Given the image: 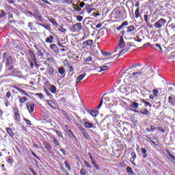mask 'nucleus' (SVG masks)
<instances>
[{
    "label": "nucleus",
    "mask_w": 175,
    "mask_h": 175,
    "mask_svg": "<svg viewBox=\"0 0 175 175\" xmlns=\"http://www.w3.org/2000/svg\"><path fill=\"white\" fill-rule=\"evenodd\" d=\"M27 100H28V98H27V96H23V97L19 96L20 103H25V102H27Z\"/></svg>",
    "instance_id": "obj_13"
},
{
    "label": "nucleus",
    "mask_w": 175,
    "mask_h": 175,
    "mask_svg": "<svg viewBox=\"0 0 175 175\" xmlns=\"http://www.w3.org/2000/svg\"><path fill=\"white\" fill-rule=\"evenodd\" d=\"M87 173V171L84 169H81V171H80V174L81 175H85Z\"/></svg>",
    "instance_id": "obj_37"
},
{
    "label": "nucleus",
    "mask_w": 175,
    "mask_h": 175,
    "mask_svg": "<svg viewBox=\"0 0 175 175\" xmlns=\"http://www.w3.org/2000/svg\"><path fill=\"white\" fill-rule=\"evenodd\" d=\"M124 28V26H122V25H121L120 26H119L118 27H117V30L118 31H121V29Z\"/></svg>",
    "instance_id": "obj_62"
},
{
    "label": "nucleus",
    "mask_w": 175,
    "mask_h": 175,
    "mask_svg": "<svg viewBox=\"0 0 175 175\" xmlns=\"http://www.w3.org/2000/svg\"><path fill=\"white\" fill-rule=\"evenodd\" d=\"M168 103H170L172 106H175V96L172 95L168 98Z\"/></svg>",
    "instance_id": "obj_6"
},
{
    "label": "nucleus",
    "mask_w": 175,
    "mask_h": 175,
    "mask_svg": "<svg viewBox=\"0 0 175 175\" xmlns=\"http://www.w3.org/2000/svg\"><path fill=\"white\" fill-rule=\"evenodd\" d=\"M85 128H93L94 124H92L90 122H85Z\"/></svg>",
    "instance_id": "obj_20"
},
{
    "label": "nucleus",
    "mask_w": 175,
    "mask_h": 175,
    "mask_svg": "<svg viewBox=\"0 0 175 175\" xmlns=\"http://www.w3.org/2000/svg\"><path fill=\"white\" fill-rule=\"evenodd\" d=\"M53 40H54V37H53L52 36H50L49 38H47L46 39V42L47 43H53Z\"/></svg>",
    "instance_id": "obj_23"
},
{
    "label": "nucleus",
    "mask_w": 175,
    "mask_h": 175,
    "mask_svg": "<svg viewBox=\"0 0 175 175\" xmlns=\"http://www.w3.org/2000/svg\"><path fill=\"white\" fill-rule=\"evenodd\" d=\"M8 134L11 137H13L14 136V133H13V131H12V129L7 128L6 129Z\"/></svg>",
    "instance_id": "obj_19"
},
{
    "label": "nucleus",
    "mask_w": 175,
    "mask_h": 175,
    "mask_svg": "<svg viewBox=\"0 0 175 175\" xmlns=\"http://www.w3.org/2000/svg\"><path fill=\"white\" fill-rule=\"evenodd\" d=\"M102 27V23H98L96 26V28H100Z\"/></svg>",
    "instance_id": "obj_64"
},
{
    "label": "nucleus",
    "mask_w": 175,
    "mask_h": 175,
    "mask_svg": "<svg viewBox=\"0 0 175 175\" xmlns=\"http://www.w3.org/2000/svg\"><path fill=\"white\" fill-rule=\"evenodd\" d=\"M129 51V49L126 48L123 50H122L119 54H118V57H121L122 55H124V54H125V53L128 52Z\"/></svg>",
    "instance_id": "obj_16"
},
{
    "label": "nucleus",
    "mask_w": 175,
    "mask_h": 175,
    "mask_svg": "<svg viewBox=\"0 0 175 175\" xmlns=\"http://www.w3.org/2000/svg\"><path fill=\"white\" fill-rule=\"evenodd\" d=\"M28 27L29 28H30L31 29H32V27H33V23L29 22V24H28Z\"/></svg>",
    "instance_id": "obj_58"
},
{
    "label": "nucleus",
    "mask_w": 175,
    "mask_h": 175,
    "mask_svg": "<svg viewBox=\"0 0 175 175\" xmlns=\"http://www.w3.org/2000/svg\"><path fill=\"white\" fill-rule=\"evenodd\" d=\"M125 47V42L124 41V38L122 37L120 38L118 49H124Z\"/></svg>",
    "instance_id": "obj_7"
},
{
    "label": "nucleus",
    "mask_w": 175,
    "mask_h": 175,
    "mask_svg": "<svg viewBox=\"0 0 175 175\" xmlns=\"http://www.w3.org/2000/svg\"><path fill=\"white\" fill-rule=\"evenodd\" d=\"M6 64H6L7 66H10L11 64H13V57H9L8 58V59H7Z\"/></svg>",
    "instance_id": "obj_14"
},
{
    "label": "nucleus",
    "mask_w": 175,
    "mask_h": 175,
    "mask_svg": "<svg viewBox=\"0 0 175 175\" xmlns=\"http://www.w3.org/2000/svg\"><path fill=\"white\" fill-rule=\"evenodd\" d=\"M21 94H23V95H26V96H29V94H28V93H27V92H25L24 90H21L20 91Z\"/></svg>",
    "instance_id": "obj_34"
},
{
    "label": "nucleus",
    "mask_w": 175,
    "mask_h": 175,
    "mask_svg": "<svg viewBox=\"0 0 175 175\" xmlns=\"http://www.w3.org/2000/svg\"><path fill=\"white\" fill-rule=\"evenodd\" d=\"M51 140L52 143H53V144H55V146H59V142H58V140H57L55 137H51Z\"/></svg>",
    "instance_id": "obj_17"
},
{
    "label": "nucleus",
    "mask_w": 175,
    "mask_h": 175,
    "mask_svg": "<svg viewBox=\"0 0 175 175\" xmlns=\"http://www.w3.org/2000/svg\"><path fill=\"white\" fill-rule=\"evenodd\" d=\"M56 132V134L57 135V136L59 137H62V134H61V133L59 131H55Z\"/></svg>",
    "instance_id": "obj_50"
},
{
    "label": "nucleus",
    "mask_w": 175,
    "mask_h": 175,
    "mask_svg": "<svg viewBox=\"0 0 175 175\" xmlns=\"http://www.w3.org/2000/svg\"><path fill=\"white\" fill-rule=\"evenodd\" d=\"M88 155H89V157H90V158L91 162H92V161H94V159L92 158V154L91 153H88Z\"/></svg>",
    "instance_id": "obj_56"
},
{
    "label": "nucleus",
    "mask_w": 175,
    "mask_h": 175,
    "mask_svg": "<svg viewBox=\"0 0 175 175\" xmlns=\"http://www.w3.org/2000/svg\"><path fill=\"white\" fill-rule=\"evenodd\" d=\"M51 50H56L57 49V45L55 44H52L50 45Z\"/></svg>",
    "instance_id": "obj_32"
},
{
    "label": "nucleus",
    "mask_w": 175,
    "mask_h": 175,
    "mask_svg": "<svg viewBox=\"0 0 175 175\" xmlns=\"http://www.w3.org/2000/svg\"><path fill=\"white\" fill-rule=\"evenodd\" d=\"M135 31L134 26H129L127 32H133Z\"/></svg>",
    "instance_id": "obj_28"
},
{
    "label": "nucleus",
    "mask_w": 175,
    "mask_h": 175,
    "mask_svg": "<svg viewBox=\"0 0 175 175\" xmlns=\"http://www.w3.org/2000/svg\"><path fill=\"white\" fill-rule=\"evenodd\" d=\"M143 103L145 105V106H149V107H152V105L144 100H143Z\"/></svg>",
    "instance_id": "obj_30"
},
{
    "label": "nucleus",
    "mask_w": 175,
    "mask_h": 175,
    "mask_svg": "<svg viewBox=\"0 0 175 175\" xmlns=\"http://www.w3.org/2000/svg\"><path fill=\"white\" fill-rule=\"evenodd\" d=\"M167 21L165 19L161 18L157 22L154 23L155 28H158L159 29L162 28V27H165V25L166 24Z\"/></svg>",
    "instance_id": "obj_1"
},
{
    "label": "nucleus",
    "mask_w": 175,
    "mask_h": 175,
    "mask_svg": "<svg viewBox=\"0 0 175 175\" xmlns=\"http://www.w3.org/2000/svg\"><path fill=\"white\" fill-rule=\"evenodd\" d=\"M6 96L9 99V98H10V96H12V93H10V92H8L6 93Z\"/></svg>",
    "instance_id": "obj_46"
},
{
    "label": "nucleus",
    "mask_w": 175,
    "mask_h": 175,
    "mask_svg": "<svg viewBox=\"0 0 175 175\" xmlns=\"http://www.w3.org/2000/svg\"><path fill=\"white\" fill-rule=\"evenodd\" d=\"M144 20L146 21V23H148V16L145 14L144 15Z\"/></svg>",
    "instance_id": "obj_49"
},
{
    "label": "nucleus",
    "mask_w": 175,
    "mask_h": 175,
    "mask_svg": "<svg viewBox=\"0 0 175 175\" xmlns=\"http://www.w3.org/2000/svg\"><path fill=\"white\" fill-rule=\"evenodd\" d=\"M154 129H155V128H154V126H151L149 132H154Z\"/></svg>",
    "instance_id": "obj_63"
},
{
    "label": "nucleus",
    "mask_w": 175,
    "mask_h": 175,
    "mask_svg": "<svg viewBox=\"0 0 175 175\" xmlns=\"http://www.w3.org/2000/svg\"><path fill=\"white\" fill-rule=\"evenodd\" d=\"M152 49H154V50H157V51H163L162 50V47L161 46V45L159 44H155L152 45Z\"/></svg>",
    "instance_id": "obj_9"
},
{
    "label": "nucleus",
    "mask_w": 175,
    "mask_h": 175,
    "mask_svg": "<svg viewBox=\"0 0 175 175\" xmlns=\"http://www.w3.org/2000/svg\"><path fill=\"white\" fill-rule=\"evenodd\" d=\"M42 25V27H44V28H45V29H47L48 31L51 30V27H50L48 24Z\"/></svg>",
    "instance_id": "obj_29"
},
{
    "label": "nucleus",
    "mask_w": 175,
    "mask_h": 175,
    "mask_svg": "<svg viewBox=\"0 0 175 175\" xmlns=\"http://www.w3.org/2000/svg\"><path fill=\"white\" fill-rule=\"evenodd\" d=\"M153 95H154V96H158V90H153Z\"/></svg>",
    "instance_id": "obj_53"
},
{
    "label": "nucleus",
    "mask_w": 175,
    "mask_h": 175,
    "mask_svg": "<svg viewBox=\"0 0 175 175\" xmlns=\"http://www.w3.org/2000/svg\"><path fill=\"white\" fill-rule=\"evenodd\" d=\"M25 121L26 124H27V125H32L31 124V120L25 119Z\"/></svg>",
    "instance_id": "obj_45"
},
{
    "label": "nucleus",
    "mask_w": 175,
    "mask_h": 175,
    "mask_svg": "<svg viewBox=\"0 0 175 175\" xmlns=\"http://www.w3.org/2000/svg\"><path fill=\"white\" fill-rule=\"evenodd\" d=\"M84 164L85 165L86 167H91V164H90V163H88V161H84Z\"/></svg>",
    "instance_id": "obj_41"
},
{
    "label": "nucleus",
    "mask_w": 175,
    "mask_h": 175,
    "mask_svg": "<svg viewBox=\"0 0 175 175\" xmlns=\"http://www.w3.org/2000/svg\"><path fill=\"white\" fill-rule=\"evenodd\" d=\"M174 57H175V52H173V53L171 54L170 57L172 58V59H174Z\"/></svg>",
    "instance_id": "obj_61"
},
{
    "label": "nucleus",
    "mask_w": 175,
    "mask_h": 175,
    "mask_svg": "<svg viewBox=\"0 0 175 175\" xmlns=\"http://www.w3.org/2000/svg\"><path fill=\"white\" fill-rule=\"evenodd\" d=\"M139 8H137L135 12V18H139V17H140V12H139Z\"/></svg>",
    "instance_id": "obj_22"
},
{
    "label": "nucleus",
    "mask_w": 175,
    "mask_h": 175,
    "mask_svg": "<svg viewBox=\"0 0 175 175\" xmlns=\"http://www.w3.org/2000/svg\"><path fill=\"white\" fill-rule=\"evenodd\" d=\"M64 165L68 170H70V165L68 164V161H65Z\"/></svg>",
    "instance_id": "obj_38"
},
{
    "label": "nucleus",
    "mask_w": 175,
    "mask_h": 175,
    "mask_svg": "<svg viewBox=\"0 0 175 175\" xmlns=\"http://www.w3.org/2000/svg\"><path fill=\"white\" fill-rule=\"evenodd\" d=\"M87 62H91V61H92V57H88L86 59Z\"/></svg>",
    "instance_id": "obj_52"
},
{
    "label": "nucleus",
    "mask_w": 175,
    "mask_h": 175,
    "mask_svg": "<svg viewBox=\"0 0 175 175\" xmlns=\"http://www.w3.org/2000/svg\"><path fill=\"white\" fill-rule=\"evenodd\" d=\"M102 105H103V98H101V100L100 101V104L97 107V109H100L102 107Z\"/></svg>",
    "instance_id": "obj_40"
},
{
    "label": "nucleus",
    "mask_w": 175,
    "mask_h": 175,
    "mask_svg": "<svg viewBox=\"0 0 175 175\" xmlns=\"http://www.w3.org/2000/svg\"><path fill=\"white\" fill-rule=\"evenodd\" d=\"M128 25V21H124L122 23V27H126Z\"/></svg>",
    "instance_id": "obj_47"
},
{
    "label": "nucleus",
    "mask_w": 175,
    "mask_h": 175,
    "mask_svg": "<svg viewBox=\"0 0 175 175\" xmlns=\"http://www.w3.org/2000/svg\"><path fill=\"white\" fill-rule=\"evenodd\" d=\"M139 108V103H137L136 101H131L129 105V109L131 110V111H135L137 109Z\"/></svg>",
    "instance_id": "obj_2"
},
{
    "label": "nucleus",
    "mask_w": 175,
    "mask_h": 175,
    "mask_svg": "<svg viewBox=\"0 0 175 175\" xmlns=\"http://www.w3.org/2000/svg\"><path fill=\"white\" fill-rule=\"evenodd\" d=\"M90 114L93 117H96V116H98V114H99V112L96 110H93L90 112Z\"/></svg>",
    "instance_id": "obj_24"
},
{
    "label": "nucleus",
    "mask_w": 175,
    "mask_h": 175,
    "mask_svg": "<svg viewBox=\"0 0 175 175\" xmlns=\"http://www.w3.org/2000/svg\"><path fill=\"white\" fill-rule=\"evenodd\" d=\"M105 70H107V66H103L100 67L99 72H105Z\"/></svg>",
    "instance_id": "obj_31"
},
{
    "label": "nucleus",
    "mask_w": 175,
    "mask_h": 175,
    "mask_svg": "<svg viewBox=\"0 0 175 175\" xmlns=\"http://www.w3.org/2000/svg\"><path fill=\"white\" fill-rule=\"evenodd\" d=\"M93 44H94V40H88L83 42L84 46H92Z\"/></svg>",
    "instance_id": "obj_10"
},
{
    "label": "nucleus",
    "mask_w": 175,
    "mask_h": 175,
    "mask_svg": "<svg viewBox=\"0 0 175 175\" xmlns=\"http://www.w3.org/2000/svg\"><path fill=\"white\" fill-rule=\"evenodd\" d=\"M30 55L32 58V59H35L36 57H35V53H30Z\"/></svg>",
    "instance_id": "obj_54"
},
{
    "label": "nucleus",
    "mask_w": 175,
    "mask_h": 175,
    "mask_svg": "<svg viewBox=\"0 0 175 175\" xmlns=\"http://www.w3.org/2000/svg\"><path fill=\"white\" fill-rule=\"evenodd\" d=\"M141 151L142 152V154H147V150L144 149V148H142Z\"/></svg>",
    "instance_id": "obj_51"
},
{
    "label": "nucleus",
    "mask_w": 175,
    "mask_h": 175,
    "mask_svg": "<svg viewBox=\"0 0 175 175\" xmlns=\"http://www.w3.org/2000/svg\"><path fill=\"white\" fill-rule=\"evenodd\" d=\"M36 95H38V96H39V98H40V99H42V98H43V94L42 93H37Z\"/></svg>",
    "instance_id": "obj_55"
},
{
    "label": "nucleus",
    "mask_w": 175,
    "mask_h": 175,
    "mask_svg": "<svg viewBox=\"0 0 175 175\" xmlns=\"http://www.w3.org/2000/svg\"><path fill=\"white\" fill-rule=\"evenodd\" d=\"M67 133H70V135H71V136L74 137V139H76V135H75V134H73V133L70 130L67 129Z\"/></svg>",
    "instance_id": "obj_33"
},
{
    "label": "nucleus",
    "mask_w": 175,
    "mask_h": 175,
    "mask_svg": "<svg viewBox=\"0 0 175 175\" xmlns=\"http://www.w3.org/2000/svg\"><path fill=\"white\" fill-rule=\"evenodd\" d=\"M46 103L49 105V106H50L52 109H55V103H54V102H53V100H46Z\"/></svg>",
    "instance_id": "obj_12"
},
{
    "label": "nucleus",
    "mask_w": 175,
    "mask_h": 175,
    "mask_svg": "<svg viewBox=\"0 0 175 175\" xmlns=\"http://www.w3.org/2000/svg\"><path fill=\"white\" fill-rule=\"evenodd\" d=\"M7 162H8V163H13V159H8Z\"/></svg>",
    "instance_id": "obj_59"
},
{
    "label": "nucleus",
    "mask_w": 175,
    "mask_h": 175,
    "mask_svg": "<svg viewBox=\"0 0 175 175\" xmlns=\"http://www.w3.org/2000/svg\"><path fill=\"white\" fill-rule=\"evenodd\" d=\"M83 28V26L81 25V23H77L74 25L73 26V31L74 32H80L81 31V29Z\"/></svg>",
    "instance_id": "obj_3"
},
{
    "label": "nucleus",
    "mask_w": 175,
    "mask_h": 175,
    "mask_svg": "<svg viewBox=\"0 0 175 175\" xmlns=\"http://www.w3.org/2000/svg\"><path fill=\"white\" fill-rule=\"evenodd\" d=\"M85 76H87V74H82L81 75H79V77H77V83H80L81 81V80H83V79H84V77H85Z\"/></svg>",
    "instance_id": "obj_11"
},
{
    "label": "nucleus",
    "mask_w": 175,
    "mask_h": 175,
    "mask_svg": "<svg viewBox=\"0 0 175 175\" xmlns=\"http://www.w3.org/2000/svg\"><path fill=\"white\" fill-rule=\"evenodd\" d=\"M59 31H60V32H66V29H64V28L62 27H60L59 28Z\"/></svg>",
    "instance_id": "obj_43"
},
{
    "label": "nucleus",
    "mask_w": 175,
    "mask_h": 175,
    "mask_svg": "<svg viewBox=\"0 0 175 175\" xmlns=\"http://www.w3.org/2000/svg\"><path fill=\"white\" fill-rule=\"evenodd\" d=\"M103 55H106L107 57H110L111 55V53L110 52H103Z\"/></svg>",
    "instance_id": "obj_39"
},
{
    "label": "nucleus",
    "mask_w": 175,
    "mask_h": 175,
    "mask_svg": "<svg viewBox=\"0 0 175 175\" xmlns=\"http://www.w3.org/2000/svg\"><path fill=\"white\" fill-rule=\"evenodd\" d=\"M26 106L29 113H33V110H35V104L27 103Z\"/></svg>",
    "instance_id": "obj_4"
},
{
    "label": "nucleus",
    "mask_w": 175,
    "mask_h": 175,
    "mask_svg": "<svg viewBox=\"0 0 175 175\" xmlns=\"http://www.w3.org/2000/svg\"><path fill=\"white\" fill-rule=\"evenodd\" d=\"M92 163L94 167H95L96 169V170H99V165L98 164H96V162H95V160L92 161Z\"/></svg>",
    "instance_id": "obj_25"
},
{
    "label": "nucleus",
    "mask_w": 175,
    "mask_h": 175,
    "mask_svg": "<svg viewBox=\"0 0 175 175\" xmlns=\"http://www.w3.org/2000/svg\"><path fill=\"white\" fill-rule=\"evenodd\" d=\"M14 118L17 122L20 121V120H21V118H20V113H18V110H15L14 111Z\"/></svg>",
    "instance_id": "obj_8"
},
{
    "label": "nucleus",
    "mask_w": 175,
    "mask_h": 175,
    "mask_svg": "<svg viewBox=\"0 0 175 175\" xmlns=\"http://www.w3.org/2000/svg\"><path fill=\"white\" fill-rule=\"evenodd\" d=\"M85 5V3L84 2H81L79 5L80 8H84Z\"/></svg>",
    "instance_id": "obj_60"
},
{
    "label": "nucleus",
    "mask_w": 175,
    "mask_h": 175,
    "mask_svg": "<svg viewBox=\"0 0 175 175\" xmlns=\"http://www.w3.org/2000/svg\"><path fill=\"white\" fill-rule=\"evenodd\" d=\"M49 21L51 23L54 25L55 27H58V23H57V21L54 18H50Z\"/></svg>",
    "instance_id": "obj_21"
},
{
    "label": "nucleus",
    "mask_w": 175,
    "mask_h": 175,
    "mask_svg": "<svg viewBox=\"0 0 175 175\" xmlns=\"http://www.w3.org/2000/svg\"><path fill=\"white\" fill-rule=\"evenodd\" d=\"M126 170H127L128 173H129L130 174H133V171H132V168H131L130 167H127Z\"/></svg>",
    "instance_id": "obj_36"
},
{
    "label": "nucleus",
    "mask_w": 175,
    "mask_h": 175,
    "mask_svg": "<svg viewBox=\"0 0 175 175\" xmlns=\"http://www.w3.org/2000/svg\"><path fill=\"white\" fill-rule=\"evenodd\" d=\"M142 114H144V116H148V110L147 109H144L142 111H141Z\"/></svg>",
    "instance_id": "obj_27"
},
{
    "label": "nucleus",
    "mask_w": 175,
    "mask_h": 175,
    "mask_svg": "<svg viewBox=\"0 0 175 175\" xmlns=\"http://www.w3.org/2000/svg\"><path fill=\"white\" fill-rule=\"evenodd\" d=\"M131 155V158L130 159V161L132 165H134V166H136V163H135V161L136 160V153L132 152Z\"/></svg>",
    "instance_id": "obj_5"
},
{
    "label": "nucleus",
    "mask_w": 175,
    "mask_h": 175,
    "mask_svg": "<svg viewBox=\"0 0 175 175\" xmlns=\"http://www.w3.org/2000/svg\"><path fill=\"white\" fill-rule=\"evenodd\" d=\"M50 91L52 94L57 92V88L54 85H51Z\"/></svg>",
    "instance_id": "obj_18"
},
{
    "label": "nucleus",
    "mask_w": 175,
    "mask_h": 175,
    "mask_svg": "<svg viewBox=\"0 0 175 175\" xmlns=\"http://www.w3.org/2000/svg\"><path fill=\"white\" fill-rule=\"evenodd\" d=\"M45 148H47V150H50L51 148V146H50L49 144H46L45 145Z\"/></svg>",
    "instance_id": "obj_48"
},
{
    "label": "nucleus",
    "mask_w": 175,
    "mask_h": 175,
    "mask_svg": "<svg viewBox=\"0 0 175 175\" xmlns=\"http://www.w3.org/2000/svg\"><path fill=\"white\" fill-rule=\"evenodd\" d=\"M142 75L143 74L142 72H133L132 74V76H135V77H137V79H139V78L142 77Z\"/></svg>",
    "instance_id": "obj_15"
},
{
    "label": "nucleus",
    "mask_w": 175,
    "mask_h": 175,
    "mask_svg": "<svg viewBox=\"0 0 175 175\" xmlns=\"http://www.w3.org/2000/svg\"><path fill=\"white\" fill-rule=\"evenodd\" d=\"M58 72L59 75H64V73H65V68H64L63 67H60L58 69Z\"/></svg>",
    "instance_id": "obj_26"
},
{
    "label": "nucleus",
    "mask_w": 175,
    "mask_h": 175,
    "mask_svg": "<svg viewBox=\"0 0 175 175\" xmlns=\"http://www.w3.org/2000/svg\"><path fill=\"white\" fill-rule=\"evenodd\" d=\"M49 72L51 75H53L54 73V69L53 68H51L49 69Z\"/></svg>",
    "instance_id": "obj_57"
},
{
    "label": "nucleus",
    "mask_w": 175,
    "mask_h": 175,
    "mask_svg": "<svg viewBox=\"0 0 175 175\" xmlns=\"http://www.w3.org/2000/svg\"><path fill=\"white\" fill-rule=\"evenodd\" d=\"M12 88H14L15 90H17V91H18L19 92L21 91V88H18L17 86H12Z\"/></svg>",
    "instance_id": "obj_44"
},
{
    "label": "nucleus",
    "mask_w": 175,
    "mask_h": 175,
    "mask_svg": "<svg viewBox=\"0 0 175 175\" xmlns=\"http://www.w3.org/2000/svg\"><path fill=\"white\" fill-rule=\"evenodd\" d=\"M77 20L78 21H83V16H80V15H79V16H77Z\"/></svg>",
    "instance_id": "obj_42"
},
{
    "label": "nucleus",
    "mask_w": 175,
    "mask_h": 175,
    "mask_svg": "<svg viewBox=\"0 0 175 175\" xmlns=\"http://www.w3.org/2000/svg\"><path fill=\"white\" fill-rule=\"evenodd\" d=\"M5 16L6 13H5V11L1 10L0 18L5 17Z\"/></svg>",
    "instance_id": "obj_35"
}]
</instances>
